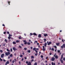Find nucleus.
<instances>
[{
    "label": "nucleus",
    "mask_w": 65,
    "mask_h": 65,
    "mask_svg": "<svg viewBox=\"0 0 65 65\" xmlns=\"http://www.w3.org/2000/svg\"><path fill=\"white\" fill-rule=\"evenodd\" d=\"M26 64H27V65H31V63L30 62H29L28 61H26Z\"/></svg>",
    "instance_id": "nucleus-1"
},
{
    "label": "nucleus",
    "mask_w": 65,
    "mask_h": 65,
    "mask_svg": "<svg viewBox=\"0 0 65 65\" xmlns=\"http://www.w3.org/2000/svg\"><path fill=\"white\" fill-rule=\"evenodd\" d=\"M10 52H6L5 53V55L6 56H8V55H10Z\"/></svg>",
    "instance_id": "nucleus-2"
},
{
    "label": "nucleus",
    "mask_w": 65,
    "mask_h": 65,
    "mask_svg": "<svg viewBox=\"0 0 65 65\" xmlns=\"http://www.w3.org/2000/svg\"><path fill=\"white\" fill-rule=\"evenodd\" d=\"M61 47L62 48H63H63H65V44H63L62 46H61Z\"/></svg>",
    "instance_id": "nucleus-3"
},
{
    "label": "nucleus",
    "mask_w": 65,
    "mask_h": 65,
    "mask_svg": "<svg viewBox=\"0 0 65 65\" xmlns=\"http://www.w3.org/2000/svg\"><path fill=\"white\" fill-rule=\"evenodd\" d=\"M56 54H55L54 55V57L56 59H58V56L57 55L56 56Z\"/></svg>",
    "instance_id": "nucleus-4"
},
{
    "label": "nucleus",
    "mask_w": 65,
    "mask_h": 65,
    "mask_svg": "<svg viewBox=\"0 0 65 65\" xmlns=\"http://www.w3.org/2000/svg\"><path fill=\"white\" fill-rule=\"evenodd\" d=\"M12 48L13 50L15 51H17V50H18V49H16L15 47H13Z\"/></svg>",
    "instance_id": "nucleus-5"
},
{
    "label": "nucleus",
    "mask_w": 65,
    "mask_h": 65,
    "mask_svg": "<svg viewBox=\"0 0 65 65\" xmlns=\"http://www.w3.org/2000/svg\"><path fill=\"white\" fill-rule=\"evenodd\" d=\"M55 59L54 57H53L51 58V60L52 61H55Z\"/></svg>",
    "instance_id": "nucleus-6"
},
{
    "label": "nucleus",
    "mask_w": 65,
    "mask_h": 65,
    "mask_svg": "<svg viewBox=\"0 0 65 65\" xmlns=\"http://www.w3.org/2000/svg\"><path fill=\"white\" fill-rule=\"evenodd\" d=\"M9 61H7L6 62L5 65H7V64H9Z\"/></svg>",
    "instance_id": "nucleus-7"
},
{
    "label": "nucleus",
    "mask_w": 65,
    "mask_h": 65,
    "mask_svg": "<svg viewBox=\"0 0 65 65\" xmlns=\"http://www.w3.org/2000/svg\"><path fill=\"white\" fill-rule=\"evenodd\" d=\"M23 41L24 42V44H27V42H26V41L24 40Z\"/></svg>",
    "instance_id": "nucleus-8"
},
{
    "label": "nucleus",
    "mask_w": 65,
    "mask_h": 65,
    "mask_svg": "<svg viewBox=\"0 0 65 65\" xmlns=\"http://www.w3.org/2000/svg\"><path fill=\"white\" fill-rule=\"evenodd\" d=\"M43 35H44V37H46V36H48V35L47 34H43Z\"/></svg>",
    "instance_id": "nucleus-9"
},
{
    "label": "nucleus",
    "mask_w": 65,
    "mask_h": 65,
    "mask_svg": "<svg viewBox=\"0 0 65 65\" xmlns=\"http://www.w3.org/2000/svg\"><path fill=\"white\" fill-rule=\"evenodd\" d=\"M52 44V42H49L47 44V45H49L50 44Z\"/></svg>",
    "instance_id": "nucleus-10"
},
{
    "label": "nucleus",
    "mask_w": 65,
    "mask_h": 65,
    "mask_svg": "<svg viewBox=\"0 0 65 65\" xmlns=\"http://www.w3.org/2000/svg\"><path fill=\"white\" fill-rule=\"evenodd\" d=\"M4 54H2L1 55V58H3V57H4Z\"/></svg>",
    "instance_id": "nucleus-11"
},
{
    "label": "nucleus",
    "mask_w": 65,
    "mask_h": 65,
    "mask_svg": "<svg viewBox=\"0 0 65 65\" xmlns=\"http://www.w3.org/2000/svg\"><path fill=\"white\" fill-rule=\"evenodd\" d=\"M38 37L39 38H40V37H41V35L40 34H39L38 35Z\"/></svg>",
    "instance_id": "nucleus-12"
},
{
    "label": "nucleus",
    "mask_w": 65,
    "mask_h": 65,
    "mask_svg": "<svg viewBox=\"0 0 65 65\" xmlns=\"http://www.w3.org/2000/svg\"><path fill=\"white\" fill-rule=\"evenodd\" d=\"M52 65H55L56 64L55 63H54V62H52Z\"/></svg>",
    "instance_id": "nucleus-13"
},
{
    "label": "nucleus",
    "mask_w": 65,
    "mask_h": 65,
    "mask_svg": "<svg viewBox=\"0 0 65 65\" xmlns=\"http://www.w3.org/2000/svg\"><path fill=\"white\" fill-rule=\"evenodd\" d=\"M60 61H61V62L62 63H63V61L62 60V59H60Z\"/></svg>",
    "instance_id": "nucleus-14"
},
{
    "label": "nucleus",
    "mask_w": 65,
    "mask_h": 65,
    "mask_svg": "<svg viewBox=\"0 0 65 65\" xmlns=\"http://www.w3.org/2000/svg\"><path fill=\"white\" fill-rule=\"evenodd\" d=\"M12 43L13 44H16V42L14 41H13L12 42Z\"/></svg>",
    "instance_id": "nucleus-15"
},
{
    "label": "nucleus",
    "mask_w": 65,
    "mask_h": 65,
    "mask_svg": "<svg viewBox=\"0 0 65 65\" xmlns=\"http://www.w3.org/2000/svg\"><path fill=\"white\" fill-rule=\"evenodd\" d=\"M63 54H62L61 55V57L60 59H63Z\"/></svg>",
    "instance_id": "nucleus-16"
},
{
    "label": "nucleus",
    "mask_w": 65,
    "mask_h": 65,
    "mask_svg": "<svg viewBox=\"0 0 65 65\" xmlns=\"http://www.w3.org/2000/svg\"><path fill=\"white\" fill-rule=\"evenodd\" d=\"M56 44L57 45H59V44H60V43H56Z\"/></svg>",
    "instance_id": "nucleus-17"
},
{
    "label": "nucleus",
    "mask_w": 65,
    "mask_h": 65,
    "mask_svg": "<svg viewBox=\"0 0 65 65\" xmlns=\"http://www.w3.org/2000/svg\"><path fill=\"white\" fill-rule=\"evenodd\" d=\"M36 48H35V47L33 49V51H36Z\"/></svg>",
    "instance_id": "nucleus-18"
},
{
    "label": "nucleus",
    "mask_w": 65,
    "mask_h": 65,
    "mask_svg": "<svg viewBox=\"0 0 65 65\" xmlns=\"http://www.w3.org/2000/svg\"><path fill=\"white\" fill-rule=\"evenodd\" d=\"M33 34L32 33H30V36H32V35H33Z\"/></svg>",
    "instance_id": "nucleus-19"
},
{
    "label": "nucleus",
    "mask_w": 65,
    "mask_h": 65,
    "mask_svg": "<svg viewBox=\"0 0 65 65\" xmlns=\"http://www.w3.org/2000/svg\"><path fill=\"white\" fill-rule=\"evenodd\" d=\"M42 50L43 51H45V48H43Z\"/></svg>",
    "instance_id": "nucleus-20"
},
{
    "label": "nucleus",
    "mask_w": 65,
    "mask_h": 65,
    "mask_svg": "<svg viewBox=\"0 0 65 65\" xmlns=\"http://www.w3.org/2000/svg\"><path fill=\"white\" fill-rule=\"evenodd\" d=\"M33 34L34 35H35V36H36V35H37V34L35 33H34Z\"/></svg>",
    "instance_id": "nucleus-21"
},
{
    "label": "nucleus",
    "mask_w": 65,
    "mask_h": 65,
    "mask_svg": "<svg viewBox=\"0 0 65 65\" xmlns=\"http://www.w3.org/2000/svg\"><path fill=\"white\" fill-rule=\"evenodd\" d=\"M27 44L28 45H30V43L29 42H27Z\"/></svg>",
    "instance_id": "nucleus-22"
},
{
    "label": "nucleus",
    "mask_w": 65,
    "mask_h": 65,
    "mask_svg": "<svg viewBox=\"0 0 65 65\" xmlns=\"http://www.w3.org/2000/svg\"><path fill=\"white\" fill-rule=\"evenodd\" d=\"M37 42H38V41H35V42H34V43L35 44V43H37Z\"/></svg>",
    "instance_id": "nucleus-23"
},
{
    "label": "nucleus",
    "mask_w": 65,
    "mask_h": 65,
    "mask_svg": "<svg viewBox=\"0 0 65 65\" xmlns=\"http://www.w3.org/2000/svg\"><path fill=\"white\" fill-rule=\"evenodd\" d=\"M28 52L29 53H30V52H31V51H30V50H28Z\"/></svg>",
    "instance_id": "nucleus-24"
},
{
    "label": "nucleus",
    "mask_w": 65,
    "mask_h": 65,
    "mask_svg": "<svg viewBox=\"0 0 65 65\" xmlns=\"http://www.w3.org/2000/svg\"><path fill=\"white\" fill-rule=\"evenodd\" d=\"M10 57H12V54H11L10 55Z\"/></svg>",
    "instance_id": "nucleus-25"
},
{
    "label": "nucleus",
    "mask_w": 65,
    "mask_h": 65,
    "mask_svg": "<svg viewBox=\"0 0 65 65\" xmlns=\"http://www.w3.org/2000/svg\"><path fill=\"white\" fill-rule=\"evenodd\" d=\"M44 42H46V39H44Z\"/></svg>",
    "instance_id": "nucleus-26"
},
{
    "label": "nucleus",
    "mask_w": 65,
    "mask_h": 65,
    "mask_svg": "<svg viewBox=\"0 0 65 65\" xmlns=\"http://www.w3.org/2000/svg\"><path fill=\"white\" fill-rule=\"evenodd\" d=\"M8 39H10L11 38V37H10L9 36V37H8Z\"/></svg>",
    "instance_id": "nucleus-27"
},
{
    "label": "nucleus",
    "mask_w": 65,
    "mask_h": 65,
    "mask_svg": "<svg viewBox=\"0 0 65 65\" xmlns=\"http://www.w3.org/2000/svg\"><path fill=\"white\" fill-rule=\"evenodd\" d=\"M31 59H33V58H34V56H31Z\"/></svg>",
    "instance_id": "nucleus-28"
},
{
    "label": "nucleus",
    "mask_w": 65,
    "mask_h": 65,
    "mask_svg": "<svg viewBox=\"0 0 65 65\" xmlns=\"http://www.w3.org/2000/svg\"><path fill=\"white\" fill-rule=\"evenodd\" d=\"M54 47H55V48L57 49V46H54Z\"/></svg>",
    "instance_id": "nucleus-29"
},
{
    "label": "nucleus",
    "mask_w": 65,
    "mask_h": 65,
    "mask_svg": "<svg viewBox=\"0 0 65 65\" xmlns=\"http://www.w3.org/2000/svg\"><path fill=\"white\" fill-rule=\"evenodd\" d=\"M34 65H37V62H35V63Z\"/></svg>",
    "instance_id": "nucleus-30"
},
{
    "label": "nucleus",
    "mask_w": 65,
    "mask_h": 65,
    "mask_svg": "<svg viewBox=\"0 0 65 65\" xmlns=\"http://www.w3.org/2000/svg\"><path fill=\"white\" fill-rule=\"evenodd\" d=\"M20 57H23V55H21L20 56Z\"/></svg>",
    "instance_id": "nucleus-31"
},
{
    "label": "nucleus",
    "mask_w": 65,
    "mask_h": 65,
    "mask_svg": "<svg viewBox=\"0 0 65 65\" xmlns=\"http://www.w3.org/2000/svg\"><path fill=\"white\" fill-rule=\"evenodd\" d=\"M16 42L17 43H18V42H19V41L18 40H17L16 41Z\"/></svg>",
    "instance_id": "nucleus-32"
},
{
    "label": "nucleus",
    "mask_w": 65,
    "mask_h": 65,
    "mask_svg": "<svg viewBox=\"0 0 65 65\" xmlns=\"http://www.w3.org/2000/svg\"><path fill=\"white\" fill-rule=\"evenodd\" d=\"M9 5H10V2L9 1H8V2Z\"/></svg>",
    "instance_id": "nucleus-33"
},
{
    "label": "nucleus",
    "mask_w": 65,
    "mask_h": 65,
    "mask_svg": "<svg viewBox=\"0 0 65 65\" xmlns=\"http://www.w3.org/2000/svg\"><path fill=\"white\" fill-rule=\"evenodd\" d=\"M0 61H3V60L1 58H0Z\"/></svg>",
    "instance_id": "nucleus-34"
},
{
    "label": "nucleus",
    "mask_w": 65,
    "mask_h": 65,
    "mask_svg": "<svg viewBox=\"0 0 65 65\" xmlns=\"http://www.w3.org/2000/svg\"><path fill=\"white\" fill-rule=\"evenodd\" d=\"M51 50L52 51H54V48H51Z\"/></svg>",
    "instance_id": "nucleus-35"
},
{
    "label": "nucleus",
    "mask_w": 65,
    "mask_h": 65,
    "mask_svg": "<svg viewBox=\"0 0 65 65\" xmlns=\"http://www.w3.org/2000/svg\"><path fill=\"white\" fill-rule=\"evenodd\" d=\"M7 51H8V52H10V50H9L8 49H7Z\"/></svg>",
    "instance_id": "nucleus-36"
},
{
    "label": "nucleus",
    "mask_w": 65,
    "mask_h": 65,
    "mask_svg": "<svg viewBox=\"0 0 65 65\" xmlns=\"http://www.w3.org/2000/svg\"><path fill=\"white\" fill-rule=\"evenodd\" d=\"M10 51L11 52H12V48H10Z\"/></svg>",
    "instance_id": "nucleus-37"
},
{
    "label": "nucleus",
    "mask_w": 65,
    "mask_h": 65,
    "mask_svg": "<svg viewBox=\"0 0 65 65\" xmlns=\"http://www.w3.org/2000/svg\"><path fill=\"white\" fill-rule=\"evenodd\" d=\"M57 52L58 53H60V50H58Z\"/></svg>",
    "instance_id": "nucleus-38"
},
{
    "label": "nucleus",
    "mask_w": 65,
    "mask_h": 65,
    "mask_svg": "<svg viewBox=\"0 0 65 65\" xmlns=\"http://www.w3.org/2000/svg\"><path fill=\"white\" fill-rule=\"evenodd\" d=\"M19 39H22V38L21 37H19Z\"/></svg>",
    "instance_id": "nucleus-39"
},
{
    "label": "nucleus",
    "mask_w": 65,
    "mask_h": 65,
    "mask_svg": "<svg viewBox=\"0 0 65 65\" xmlns=\"http://www.w3.org/2000/svg\"><path fill=\"white\" fill-rule=\"evenodd\" d=\"M15 62V61L14 60H13L12 61V62L13 63H14V62Z\"/></svg>",
    "instance_id": "nucleus-40"
},
{
    "label": "nucleus",
    "mask_w": 65,
    "mask_h": 65,
    "mask_svg": "<svg viewBox=\"0 0 65 65\" xmlns=\"http://www.w3.org/2000/svg\"><path fill=\"white\" fill-rule=\"evenodd\" d=\"M0 52L1 53H2L3 52V51L2 50H0Z\"/></svg>",
    "instance_id": "nucleus-41"
},
{
    "label": "nucleus",
    "mask_w": 65,
    "mask_h": 65,
    "mask_svg": "<svg viewBox=\"0 0 65 65\" xmlns=\"http://www.w3.org/2000/svg\"><path fill=\"white\" fill-rule=\"evenodd\" d=\"M24 50H25V51H26V50H27V48H24Z\"/></svg>",
    "instance_id": "nucleus-42"
},
{
    "label": "nucleus",
    "mask_w": 65,
    "mask_h": 65,
    "mask_svg": "<svg viewBox=\"0 0 65 65\" xmlns=\"http://www.w3.org/2000/svg\"><path fill=\"white\" fill-rule=\"evenodd\" d=\"M12 36V35H11L10 34H9V36L10 37V36Z\"/></svg>",
    "instance_id": "nucleus-43"
},
{
    "label": "nucleus",
    "mask_w": 65,
    "mask_h": 65,
    "mask_svg": "<svg viewBox=\"0 0 65 65\" xmlns=\"http://www.w3.org/2000/svg\"><path fill=\"white\" fill-rule=\"evenodd\" d=\"M6 32H7V33H9V32H8V31H7H7H5V32H4V33H6Z\"/></svg>",
    "instance_id": "nucleus-44"
},
{
    "label": "nucleus",
    "mask_w": 65,
    "mask_h": 65,
    "mask_svg": "<svg viewBox=\"0 0 65 65\" xmlns=\"http://www.w3.org/2000/svg\"><path fill=\"white\" fill-rule=\"evenodd\" d=\"M63 61H65V57H64L63 58Z\"/></svg>",
    "instance_id": "nucleus-45"
},
{
    "label": "nucleus",
    "mask_w": 65,
    "mask_h": 65,
    "mask_svg": "<svg viewBox=\"0 0 65 65\" xmlns=\"http://www.w3.org/2000/svg\"><path fill=\"white\" fill-rule=\"evenodd\" d=\"M14 60H15V62H17V60H16V59L15 58L14 59Z\"/></svg>",
    "instance_id": "nucleus-46"
},
{
    "label": "nucleus",
    "mask_w": 65,
    "mask_h": 65,
    "mask_svg": "<svg viewBox=\"0 0 65 65\" xmlns=\"http://www.w3.org/2000/svg\"><path fill=\"white\" fill-rule=\"evenodd\" d=\"M37 54H38V53L35 54V56H37Z\"/></svg>",
    "instance_id": "nucleus-47"
},
{
    "label": "nucleus",
    "mask_w": 65,
    "mask_h": 65,
    "mask_svg": "<svg viewBox=\"0 0 65 65\" xmlns=\"http://www.w3.org/2000/svg\"><path fill=\"white\" fill-rule=\"evenodd\" d=\"M3 45L4 46H5V44L4 43Z\"/></svg>",
    "instance_id": "nucleus-48"
},
{
    "label": "nucleus",
    "mask_w": 65,
    "mask_h": 65,
    "mask_svg": "<svg viewBox=\"0 0 65 65\" xmlns=\"http://www.w3.org/2000/svg\"><path fill=\"white\" fill-rule=\"evenodd\" d=\"M5 42H7V40H6V39H5Z\"/></svg>",
    "instance_id": "nucleus-49"
},
{
    "label": "nucleus",
    "mask_w": 65,
    "mask_h": 65,
    "mask_svg": "<svg viewBox=\"0 0 65 65\" xmlns=\"http://www.w3.org/2000/svg\"><path fill=\"white\" fill-rule=\"evenodd\" d=\"M19 47L20 48H22V46H21L20 45L19 46Z\"/></svg>",
    "instance_id": "nucleus-50"
},
{
    "label": "nucleus",
    "mask_w": 65,
    "mask_h": 65,
    "mask_svg": "<svg viewBox=\"0 0 65 65\" xmlns=\"http://www.w3.org/2000/svg\"><path fill=\"white\" fill-rule=\"evenodd\" d=\"M3 61L4 62H5V61H6V60H5L4 59H3Z\"/></svg>",
    "instance_id": "nucleus-51"
},
{
    "label": "nucleus",
    "mask_w": 65,
    "mask_h": 65,
    "mask_svg": "<svg viewBox=\"0 0 65 65\" xmlns=\"http://www.w3.org/2000/svg\"><path fill=\"white\" fill-rule=\"evenodd\" d=\"M33 61H34V60L33 59H32L31 61L33 62Z\"/></svg>",
    "instance_id": "nucleus-52"
},
{
    "label": "nucleus",
    "mask_w": 65,
    "mask_h": 65,
    "mask_svg": "<svg viewBox=\"0 0 65 65\" xmlns=\"http://www.w3.org/2000/svg\"><path fill=\"white\" fill-rule=\"evenodd\" d=\"M41 58H43V56H42V55H41Z\"/></svg>",
    "instance_id": "nucleus-53"
},
{
    "label": "nucleus",
    "mask_w": 65,
    "mask_h": 65,
    "mask_svg": "<svg viewBox=\"0 0 65 65\" xmlns=\"http://www.w3.org/2000/svg\"><path fill=\"white\" fill-rule=\"evenodd\" d=\"M35 52H36V53H37V54H38L37 53H38V52L37 51H36H36H35Z\"/></svg>",
    "instance_id": "nucleus-54"
},
{
    "label": "nucleus",
    "mask_w": 65,
    "mask_h": 65,
    "mask_svg": "<svg viewBox=\"0 0 65 65\" xmlns=\"http://www.w3.org/2000/svg\"><path fill=\"white\" fill-rule=\"evenodd\" d=\"M57 49H55V52H57Z\"/></svg>",
    "instance_id": "nucleus-55"
},
{
    "label": "nucleus",
    "mask_w": 65,
    "mask_h": 65,
    "mask_svg": "<svg viewBox=\"0 0 65 65\" xmlns=\"http://www.w3.org/2000/svg\"><path fill=\"white\" fill-rule=\"evenodd\" d=\"M19 63L20 65H21V62L19 61Z\"/></svg>",
    "instance_id": "nucleus-56"
},
{
    "label": "nucleus",
    "mask_w": 65,
    "mask_h": 65,
    "mask_svg": "<svg viewBox=\"0 0 65 65\" xmlns=\"http://www.w3.org/2000/svg\"><path fill=\"white\" fill-rule=\"evenodd\" d=\"M58 65H60V62H58Z\"/></svg>",
    "instance_id": "nucleus-57"
},
{
    "label": "nucleus",
    "mask_w": 65,
    "mask_h": 65,
    "mask_svg": "<svg viewBox=\"0 0 65 65\" xmlns=\"http://www.w3.org/2000/svg\"><path fill=\"white\" fill-rule=\"evenodd\" d=\"M24 59H25V60H26V59H27V57H25L24 58Z\"/></svg>",
    "instance_id": "nucleus-58"
},
{
    "label": "nucleus",
    "mask_w": 65,
    "mask_h": 65,
    "mask_svg": "<svg viewBox=\"0 0 65 65\" xmlns=\"http://www.w3.org/2000/svg\"><path fill=\"white\" fill-rule=\"evenodd\" d=\"M48 58V57H46V59H47V58Z\"/></svg>",
    "instance_id": "nucleus-59"
},
{
    "label": "nucleus",
    "mask_w": 65,
    "mask_h": 65,
    "mask_svg": "<svg viewBox=\"0 0 65 65\" xmlns=\"http://www.w3.org/2000/svg\"><path fill=\"white\" fill-rule=\"evenodd\" d=\"M47 44L46 43H45V45H46Z\"/></svg>",
    "instance_id": "nucleus-60"
},
{
    "label": "nucleus",
    "mask_w": 65,
    "mask_h": 65,
    "mask_svg": "<svg viewBox=\"0 0 65 65\" xmlns=\"http://www.w3.org/2000/svg\"><path fill=\"white\" fill-rule=\"evenodd\" d=\"M23 60H24V59H23V58H22L21 60V61H23Z\"/></svg>",
    "instance_id": "nucleus-61"
},
{
    "label": "nucleus",
    "mask_w": 65,
    "mask_h": 65,
    "mask_svg": "<svg viewBox=\"0 0 65 65\" xmlns=\"http://www.w3.org/2000/svg\"><path fill=\"white\" fill-rule=\"evenodd\" d=\"M37 45H39V43H37Z\"/></svg>",
    "instance_id": "nucleus-62"
},
{
    "label": "nucleus",
    "mask_w": 65,
    "mask_h": 65,
    "mask_svg": "<svg viewBox=\"0 0 65 65\" xmlns=\"http://www.w3.org/2000/svg\"><path fill=\"white\" fill-rule=\"evenodd\" d=\"M36 50H39V49L38 48H36Z\"/></svg>",
    "instance_id": "nucleus-63"
},
{
    "label": "nucleus",
    "mask_w": 65,
    "mask_h": 65,
    "mask_svg": "<svg viewBox=\"0 0 65 65\" xmlns=\"http://www.w3.org/2000/svg\"><path fill=\"white\" fill-rule=\"evenodd\" d=\"M2 26H5V25L4 24H3L2 25Z\"/></svg>",
    "instance_id": "nucleus-64"
}]
</instances>
